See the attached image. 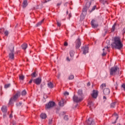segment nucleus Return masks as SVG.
Listing matches in <instances>:
<instances>
[{
    "mask_svg": "<svg viewBox=\"0 0 125 125\" xmlns=\"http://www.w3.org/2000/svg\"><path fill=\"white\" fill-rule=\"evenodd\" d=\"M123 43L121 41V38L120 37H114L113 39V42L111 43L112 48H116V49H122L123 48Z\"/></svg>",
    "mask_w": 125,
    "mask_h": 125,
    "instance_id": "1",
    "label": "nucleus"
},
{
    "mask_svg": "<svg viewBox=\"0 0 125 125\" xmlns=\"http://www.w3.org/2000/svg\"><path fill=\"white\" fill-rule=\"evenodd\" d=\"M9 49L11 52V53L9 54V57L11 60H14V45H10Z\"/></svg>",
    "mask_w": 125,
    "mask_h": 125,
    "instance_id": "2",
    "label": "nucleus"
},
{
    "mask_svg": "<svg viewBox=\"0 0 125 125\" xmlns=\"http://www.w3.org/2000/svg\"><path fill=\"white\" fill-rule=\"evenodd\" d=\"M106 87V83H103L101 85V89H103V93L104 95H109L110 94V89Z\"/></svg>",
    "mask_w": 125,
    "mask_h": 125,
    "instance_id": "3",
    "label": "nucleus"
},
{
    "mask_svg": "<svg viewBox=\"0 0 125 125\" xmlns=\"http://www.w3.org/2000/svg\"><path fill=\"white\" fill-rule=\"evenodd\" d=\"M21 93L20 92H18L13 97H12L9 101V104H12L13 101H16L18 97H20Z\"/></svg>",
    "mask_w": 125,
    "mask_h": 125,
    "instance_id": "4",
    "label": "nucleus"
},
{
    "mask_svg": "<svg viewBox=\"0 0 125 125\" xmlns=\"http://www.w3.org/2000/svg\"><path fill=\"white\" fill-rule=\"evenodd\" d=\"M119 71V68L118 66H115L111 67L110 69V75L113 76L114 75H116L118 72Z\"/></svg>",
    "mask_w": 125,
    "mask_h": 125,
    "instance_id": "5",
    "label": "nucleus"
},
{
    "mask_svg": "<svg viewBox=\"0 0 125 125\" xmlns=\"http://www.w3.org/2000/svg\"><path fill=\"white\" fill-rule=\"evenodd\" d=\"M73 101L76 103H79L82 102L83 100V97H78L77 96L74 95L73 97Z\"/></svg>",
    "mask_w": 125,
    "mask_h": 125,
    "instance_id": "6",
    "label": "nucleus"
},
{
    "mask_svg": "<svg viewBox=\"0 0 125 125\" xmlns=\"http://www.w3.org/2000/svg\"><path fill=\"white\" fill-rule=\"evenodd\" d=\"M55 106V103L54 102H49L47 104H46V109H50V108H52V107H54Z\"/></svg>",
    "mask_w": 125,
    "mask_h": 125,
    "instance_id": "7",
    "label": "nucleus"
},
{
    "mask_svg": "<svg viewBox=\"0 0 125 125\" xmlns=\"http://www.w3.org/2000/svg\"><path fill=\"white\" fill-rule=\"evenodd\" d=\"M33 83L37 85H40L42 83V78L39 77L36 79L33 80Z\"/></svg>",
    "mask_w": 125,
    "mask_h": 125,
    "instance_id": "8",
    "label": "nucleus"
},
{
    "mask_svg": "<svg viewBox=\"0 0 125 125\" xmlns=\"http://www.w3.org/2000/svg\"><path fill=\"white\" fill-rule=\"evenodd\" d=\"M86 123L88 125H94V121H93V119L92 118L88 119L86 121Z\"/></svg>",
    "mask_w": 125,
    "mask_h": 125,
    "instance_id": "9",
    "label": "nucleus"
},
{
    "mask_svg": "<svg viewBox=\"0 0 125 125\" xmlns=\"http://www.w3.org/2000/svg\"><path fill=\"white\" fill-rule=\"evenodd\" d=\"M81 44L82 42H81V39L80 38H78V40H76V48H80Z\"/></svg>",
    "mask_w": 125,
    "mask_h": 125,
    "instance_id": "10",
    "label": "nucleus"
},
{
    "mask_svg": "<svg viewBox=\"0 0 125 125\" xmlns=\"http://www.w3.org/2000/svg\"><path fill=\"white\" fill-rule=\"evenodd\" d=\"M82 50L83 51V54L86 55V53H88V47L83 46Z\"/></svg>",
    "mask_w": 125,
    "mask_h": 125,
    "instance_id": "11",
    "label": "nucleus"
},
{
    "mask_svg": "<svg viewBox=\"0 0 125 125\" xmlns=\"http://www.w3.org/2000/svg\"><path fill=\"white\" fill-rule=\"evenodd\" d=\"M85 0L87 1L86 3V7L87 8H89V7H90V5H91V2H92V1H93V0Z\"/></svg>",
    "mask_w": 125,
    "mask_h": 125,
    "instance_id": "12",
    "label": "nucleus"
},
{
    "mask_svg": "<svg viewBox=\"0 0 125 125\" xmlns=\"http://www.w3.org/2000/svg\"><path fill=\"white\" fill-rule=\"evenodd\" d=\"M92 97L93 98H97V96H98V91L97 90H94L93 91V93L92 94Z\"/></svg>",
    "mask_w": 125,
    "mask_h": 125,
    "instance_id": "13",
    "label": "nucleus"
},
{
    "mask_svg": "<svg viewBox=\"0 0 125 125\" xmlns=\"http://www.w3.org/2000/svg\"><path fill=\"white\" fill-rule=\"evenodd\" d=\"M91 24L92 28H97L98 27V24L95 23V20H92Z\"/></svg>",
    "mask_w": 125,
    "mask_h": 125,
    "instance_id": "14",
    "label": "nucleus"
},
{
    "mask_svg": "<svg viewBox=\"0 0 125 125\" xmlns=\"http://www.w3.org/2000/svg\"><path fill=\"white\" fill-rule=\"evenodd\" d=\"M88 105L89 106V108H90L91 109H93V108H95V107L93 106L94 104L91 101H89L88 103Z\"/></svg>",
    "mask_w": 125,
    "mask_h": 125,
    "instance_id": "15",
    "label": "nucleus"
},
{
    "mask_svg": "<svg viewBox=\"0 0 125 125\" xmlns=\"http://www.w3.org/2000/svg\"><path fill=\"white\" fill-rule=\"evenodd\" d=\"M27 5H28V0H23V1L22 2L23 8H25V7H27Z\"/></svg>",
    "mask_w": 125,
    "mask_h": 125,
    "instance_id": "16",
    "label": "nucleus"
},
{
    "mask_svg": "<svg viewBox=\"0 0 125 125\" xmlns=\"http://www.w3.org/2000/svg\"><path fill=\"white\" fill-rule=\"evenodd\" d=\"M1 111L3 113H5L6 112H7V108L6 107V106L4 105L1 108Z\"/></svg>",
    "mask_w": 125,
    "mask_h": 125,
    "instance_id": "17",
    "label": "nucleus"
},
{
    "mask_svg": "<svg viewBox=\"0 0 125 125\" xmlns=\"http://www.w3.org/2000/svg\"><path fill=\"white\" fill-rule=\"evenodd\" d=\"M47 85L49 88H53L54 87V84L51 82L48 83Z\"/></svg>",
    "mask_w": 125,
    "mask_h": 125,
    "instance_id": "18",
    "label": "nucleus"
},
{
    "mask_svg": "<svg viewBox=\"0 0 125 125\" xmlns=\"http://www.w3.org/2000/svg\"><path fill=\"white\" fill-rule=\"evenodd\" d=\"M105 48H106V50H108V49L109 48V47L105 46L104 48L103 49V53L102 54V56H105L107 53L106 52H104V51L105 50Z\"/></svg>",
    "mask_w": 125,
    "mask_h": 125,
    "instance_id": "19",
    "label": "nucleus"
},
{
    "mask_svg": "<svg viewBox=\"0 0 125 125\" xmlns=\"http://www.w3.org/2000/svg\"><path fill=\"white\" fill-rule=\"evenodd\" d=\"M43 21H44V19L42 20L41 21L39 22L37 24H36V27H39V26H41L42 23H43Z\"/></svg>",
    "mask_w": 125,
    "mask_h": 125,
    "instance_id": "20",
    "label": "nucleus"
},
{
    "mask_svg": "<svg viewBox=\"0 0 125 125\" xmlns=\"http://www.w3.org/2000/svg\"><path fill=\"white\" fill-rule=\"evenodd\" d=\"M21 47L22 49H24L25 50V49H26L28 47V44L24 43L21 45Z\"/></svg>",
    "mask_w": 125,
    "mask_h": 125,
    "instance_id": "21",
    "label": "nucleus"
},
{
    "mask_svg": "<svg viewBox=\"0 0 125 125\" xmlns=\"http://www.w3.org/2000/svg\"><path fill=\"white\" fill-rule=\"evenodd\" d=\"M40 117L42 119H46V114H45L44 113H42Z\"/></svg>",
    "mask_w": 125,
    "mask_h": 125,
    "instance_id": "22",
    "label": "nucleus"
},
{
    "mask_svg": "<svg viewBox=\"0 0 125 125\" xmlns=\"http://www.w3.org/2000/svg\"><path fill=\"white\" fill-rule=\"evenodd\" d=\"M107 0H100V1L101 3H103V4H106V3L108 4V3L107 2Z\"/></svg>",
    "mask_w": 125,
    "mask_h": 125,
    "instance_id": "23",
    "label": "nucleus"
},
{
    "mask_svg": "<svg viewBox=\"0 0 125 125\" xmlns=\"http://www.w3.org/2000/svg\"><path fill=\"white\" fill-rule=\"evenodd\" d=\"M78 95H80L81 97H83V90H79L78 92Z\"/></svg>",
    "mask_w": 125,
    "mask_h": 125,
    "instance_id": "24",
    "label": "nucleus"
},
{
    "mask_svg": "<svg viewBox=\"0 0 125 125\" xmlns=\"http://www.w3.org/2000/svg\"><path fill=\"white\" fill-rule=\"evenodd\" d=\"M116 104H117V102H116L111 103L110 104V107L111 108H115V106H116Z\"/></svg>",
    "mask_w": 125,
    "mask_h": 125,
    "instance_id": "25",
    "label": "nucleus"
},
{
    "mask_svg": "<svg viewBox=\"0 0 125 125\" xmlns=\"http://www.w3.org/2000/svg\"><path fill=\"white\" fill-rule=\"evenodd\" d=\"M74 54H75V52L73 50L70 51V57L73 58L74 57Z\"/></svg>",
    "mask_w": 125,
    "mask_h": 125,
    "instance_id": "26",
    "label": "nucleus"
},
{
    "mask_svg": "<svg viewBox=\"0 0 125 125\" xmlns=\"http://www.w3.org/2000/svg\"><path fill=\"white\" fill-rule=\"evenodd\" d=\"M59 105L60 106H61L62 107H63V106H64V102L63 101V100L60 101L59 103Z\"/></svg>",
    "mask_w": 125,
    "mask_h": 125,
    "instance_id": "27",
    "label": "nucleus"
},
{
    "mask_svg": "<svg viewBox=\"0 0 125 125\" xmlns=\"http://www.w3.org/2000/svg\"><path fill=\"white\" fill-rule=\"evenodd\" d=\"M116 23H114V25L112 26L111 28V32H114L115 31V29H116Z\"/></svg>",
    "mask_w": 125,
    "mask_h": 125,
    "instance_id": "28",
    "label": "nucleus"
},
{
    "mask_svg": "<svg viewBox=\"0 0 125 125\" xmlns=\"http://www.w3.org/2000/svg\"><path fill=\"white\" fill-rule=\"evenodd\" d=\"M31 76L32 78H36V77H37V74L36 73V71L32 73Z\"/></svg>",
    "mask_w": 125,
    "mask_h": 125,
    "instance_id": "29",
    "label": "nucleus"
},
{
    "mask_svg": "<svg viewBox=\"0 0 125 125\" xmlns=\"http://www.w3.org/2000/svg\"><path fill=\"white\" fill-rule=\"evenodd\" d=\"M19 78L20 80H21L22 81H23L25 79V77L23 75H20Z\"/></svg>",
    "mask_w": 125,
    "mask_h": 125,
    "instance_id": "30",
    "label": "nucleus"
},
{
    "mask_svg": "<svg viewBox=\"0 0 125 125\" xmlns=\"http://www.w3.org/2000/svg\"><path fill=\"white\" fill-rule=\"evenodd\" d=\"M10 85H11L10 83L6 84L4 85V88H8V87H10Z\"/></svg>",
    "mask_w": 125,
    "mask_h": 125,
    "instance_id": "31",
    "label": "nucleus"
},
{
    "mask_svg": "<svg viewBox=\"0 0 125 125\" xmlns=\"http://www.w3.org/2000/svg\"><path fill=\"white\" fill-rule=\"evenodd\" d=\"M21 94L22 96H25L26 94H27V92L26 91V90H23L22 91Z\"/></svg>",
    "mask_w": 125,
    "mask_h": 125,
    "instance_id": "32",
    "label": "nucleus"
},
{
    "mask_svg": "<svg viewBox=\"0 0 125 125\" xmlns=\"http://www.w3.org/2000/svg\"><path fill=\"white\" fill-rule=\"evenodd\" d=\"M63 119L65 121H68V120H69V116H68V115H65Z\"/></svg>",
    "mask_w": 125,
    "mask_h": 125,
    "instance_id": "33",
    "label": "nucleus"
},
{
    "mask_svg": "<svg viewBox=\"0 0 125 125\" xmlns=\"http://www.w3.org/2000/svg\"><path fill=\"white\" fill-rule=\"evenodd\" d=\"M68 79L69 80H73V79H74V75H70Z\"/></svg>",
    "mask_w": 125,
    "mask_h": 125,
    "instance_id": "34",
    "label": "nucleus"
},
{
    "mask_svg": "<svg viewBox=\"0 0 125 125\" xmlns=\"http://www.w3.org/2000/svg\"><path fill=\"white\" fill-rule=\"evenodd\" d=\"M57 26H58V27H61V23L57 21Z\"/></svg>",
    "mask_w": 125,
    "mask_h": 125,
    "instance_id": "35",
    "label": "nucleus"
},
{
    "mask_svg": "<svg viewBox=\"0 0 125 125\" xmlns=\"http://www.w3.org/2000/svg\"><path fill=\"white\" fill-rule=\"evenodd\" d=\"M118 82H116V84H114V86H115V89H118Z\"/></svg>",
    "mask_w": 125,
    "mask_h": 125,
    "instance_id": "36",
    "label": "nucleus"
},
{
    "mask_svg": "<svg viewBox=\"0 0 125 125\" xmlns=\"http://www.w3.org/2000/svg\"><path fill=\"white\" fill-rule=\"evenodd\" d=\"M8 34H9V33H8V31H5V32H4V35H5V36H8Z\"/></svg>",
    "mask_w": 125,
    "mask_h": 125,
    "instance_id": "37",
    "label": "nucleus"
},
{
    "mask_svg": "<svg viewBox=\"0 0 125 125\" xmlns=\"http://www.w3.org/2000/svg\"><path fill=\"white\" fill-rule=\"evenodd\" d=\"M50 0H44L43 1V3H46V2H48V1H50Z\"/></svg>",
    "mask_w": 125,
    "mask_h": 125,
    "instance_id": "38",
    "label": "nucleus"
},
{
    "mask_svg": "<svg viewBox=\"0 0 125 125\" xmlns=\"http://www.w3.org/2000/svg\"><path fill=\"white\" fill-rule=\"evenodd\" d=\"M113 116H116V120H118V118H119V117H118V114H117V113H115L113 115Z\"/></svg>",
    "mask_w": 125,
    "mask_h": 125,
    "instance_id": "39",
    "label": "nucleus"
},
{
    "mask_svg": "<svg viewBox=\"0 0 125 125\" xmlns=\"http://www.w3.org/2000/svg\"><path fill=\"white\" fill-rule=\"evenodd\" d=\"M52 124V119L49 120V125H51Z\"/></svg>",
    "mask_w": 125,
    "mask_h": 125,
    "instance_id": "40",
    "label": "nucleus"
},
{
    "mask_svg": "<svg viewBox=\"0 0 125 125\" xmlns=\"http://www.w3.org/2000/svg\"><path fill=\"white\" fill-rule=\"evenodd\" d=\"M96 8V6H94L92 8L91 11H93L94 10H95Z\"/></svg>",
    "mask_w": 125,
    "mask_h": 125,
    "instance_id": "41",
    "label": "nucleus"
},
{
    "mask_svg": "<svg viewBox=\"0 0 125 125\" xmlns=\"http://www.w3.org/2000/svg\"><path fill=\"white\" fill-rule=\"evenodd\" d=\"M87 8H86V7L85 8H83V12H86V9H87Z\"/></svg>",
    "mask_w": 125,
    "mask_h": 125,
    "instance_id": "42",
    "label": "nucleus"
},
{
    "mask_svg": "<svg viewBox=\"0 0 125 125\" xmlns=\"http://www.w3.org/2000/svg\"><path fill=\"white\" fill-rule=\"evenodd\" d=\"M84 16H83V15H81V19H80V20H81V21H83V20L84 19Z\"/></svg>",
    "mask_w": 125,
    "mask_h": 125,
    "instance_id": "43",
    "label": "nucleus"
},
{
    "mask_svg": "<svg viewBox=\"0 0 125 125\" xmlns=\"http://www.w3.org/2000/svg\"><path fill=\"white\" fill-rule=\"evenodd\" d=\"M68 4H69V3L68 2H66L64 3V6H67Z\"/></svg>",
    "mask_w": 125,
    "mask_h": 125,
    "instance_id": "44",
    "label": "nucleus"
},
{
    "mask_svg": "<svg viewBox=\"0 0 125 125\" xmlns=\"http://www.w3.org/2000/svg\"><path fill=\"white\" fill-rule=\"evenodd\" d=\"M64 95H69V92H65L64 93H63Z\"/></svg>",
    "mask_w": 125,
    "mask_h": 125,
    "instance_id": "45",
    "label": "nucleus"
},
{
    "mask_svg": "<svg viewBox=\"0 0 125 125\" xmlns=\"http://www.w3.org/2000/svg\"><path fill=\"white\" fill-rule=\"evenodd\" d=\"M64 46H68V43L67 42H65L64 43Z\"/></svg>",
    "mask_w": 125,
    "mask_h": 125,
    "instance_id": "46",
    "label": "nucleus"
},
{
    "mask_svg": "<svg viewBox=\"0 0 125 125\" xmlns=\"http://www.w3.org/2000/svg\"><path fill=\"white\" fill-rule=\"evenodd\" d=\"M61 4H62V2H60V3H58L57 4V6H59L61 5Z\"/></svg>",
    "mask_w": 125,
    "mask_h": 125,
    "instance_id": "47",
    "label": "nucleus"
},
{
    "mask_svg": "<svg viewBox=\"0 0 125 125\" xmlns=\"http://www.w3.org/2000/svg\"><path fill=\"white\" fill-rule=\"evenodd\" d=\"M66 61H68V62H70V59L69 58V57H67L66 58Z\"/></svg>",
    "mask_w": 125,
    "mask_h": 125,
    "instance_id": "48",
    "label": "nucleus"
},
{
    "mask_svg": "<svg viewBox=\"0 0 125 125\" xmlns=\"http://www.w3.org/2000/svg\"><path fill=\"white\" fill-rule=\"evenodd\" d=\"M104 36H105V35L107 34V30H104Z\"/></svg>",
    "mask_w": 125,
    "mask_h": 125,
    "instance_id": "49",
    "label": "nucleus"
},
{
    "mask_svg": "<svg viewBox=\"0 0 125 125\" xmlns=\"http://www.w3.org/2000/svg\"><path fill=\"white\" fill-rule=\"evenodd\" d=\"M69 19H70V18L72 17V15H71V14H69Z\"/></svg>",
    "mask_w": 125,
    "mask_h": 125,
    "instance_id": "50",
    "label": "nucleus"
},
{
    "mask_svg": "<svg viewBox=\"0 0 125 125\" xmlns=\"http://www.w3.org/2000/svg\"><path fill=\"white\" fill-rule=\"evenodd\" d=\"M33 83V79L30 80V81L29 82V83Z\"/></svg>",
    "mask_w": 125,
    "mask_h": 125,
    "instance_id": "51",
    "label": "nucleus"
},
{
    "mask_svg": "<svg viewBox=\"0 0 125 125\" xmlns=\"http://www.w3.org/2000/svg\"><path fill=\"white\" fill-rule=\"evenodd\" d=\"M90 85V82H88L87 83V86H89Z\"/></svg>",
    "mask_w": 125,
    "mask_h": 125,
    "instance_id": "52",
    "label": "nucleus"
},
{
    "mask_svg": "<svg viewBox=\"0 0 125 125\" xmlns=\"http://www.w3.org/2000/svg\"><path fill=\"white\" fill-rule=\"evenodd\" d=\"M5 117H6V115L5 114V113H4L3 114V118H5Z\"/></svg>",
    "mask_w": 125,
    "mask_h": 125,
    "instance_id": "53",
    "label": "nucleus"
},
{
    "mask_svg": "<svg viewBox=\"0 0 125 125\" xmlns=\"http://www.w3.org/2000/svg\"><path fill=\"white\" fill-rule=\"evenodd\" d=\"M60 74H59V75H58V78L59 79V78H60Z\"/></svg>",
    "mask_w": 125,
    "mask_h": 125,
    "instance_id": "54",
    "label": "nucleus"
},
{
    "mask_svg": "<svg viewBox=\"0 0 125 125\" xmlns=\"http://www.w3.org/2000/svg\"><path fill=\"white\" fill-rule=\"evenodd\" d=\"M9 117L12 118V113L10 115Z\"/></svg>",
    "mask_w": 125,
    "mask_h": 125,
    "instance_id": "55",
    "label": "nucleus"
},
{
    "mask_svg": "<svg viewBox=\"0 0 125 125\" xmlns=\"http://www.w3.org/2000/svg\"><path fill=\"white\" fill-rule=\"evenodd\" d=\"M103 98H104V99H105V100H106V99H107V98H106L105 96H104Z\"/></svg>",
    "mask_w": 125,
    "mask_h": 125,
    "instance_id": "56",
    "label": "nucleus"
},
{
    "mask_svg": "<svg viewBox=\"0 0 125 125\" xmlns=\"http://www.w3.org/2000/svg\"><path fill=\"white\" fill-rule=\"evenodd\" d=\"M22 105V103H20V106H21Z\"/></svg>",
    "mask_w": 125,
    "mask_h": 125,
    "instance_id": "57",
    "label": "nucleus"
},
{
    "mask_svg": "<svg viewBox=\"0 0 125 125\" xmlns=\"http://www.w3.org/2000/svg\"><path fill=\"white\" fill-rule=\"evenodd\" d=\"M68 12H69L68 11V10L66 11V14H68Z\"/></svg>",
    "mask_w": 125,
    "mask_h": 125,
    "instance_id": "58",
    "label": "nucleus"
},
{
    "mask_svg": "<svg viewBox=\"0 0 125 125\" xmlns=\"http://www.w3.org/2000/svg\"><path fill=\"white\" fill-rule=\"evenodd\" d=\"M114 124H116V121L115 122Z\"/></svg>",
    "mask_w": 125,
    "mask_h": 125,
    "instance_id": "59",
    "label": "nucleus"
}]
</instances>
